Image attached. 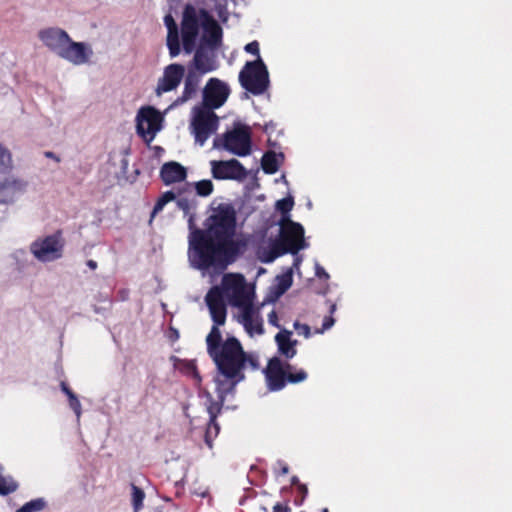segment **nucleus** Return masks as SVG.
I'll return each mask as SVG.
<instances>
[{"label": "nucleus", "mask_w": 512, "mask_h": 512, "mask_svg": "<svg viewBox=\"0 0 512 512\" xmlns=\"http://www.w3.org/2000/svg\"><path fill=\"white\" fill-rule=\"evenodd\" d=\"M188 259L190 265L206 271L215 265L218 257L234 262L250 245L249 235L236 230V212L229 204H220L207 219V231L194 228L189 217Z\"/></svg>", "instance_id": "1"}, {"label": "nucleus", "mask_w": 512, "mask_h": 512, "mask_svg": "<svg viewBox=\"0 0 512 512\" xmlns=\"http://www.w3.org/2000/svg\"><path fill=\"white\" fill-rule=\"evenodd\" d=\"M214 292L209 295L210 302ZM209 313L213 326L206 336L207 353L213 360L217 374L214 378L216 392L221 402L235 390V387L245 379L244 371L247 367L257 370L260 367L258 356L255 353L244 351L240 341L234 336L225 340L222 338L220 326L225 324V310L223 305L209 303Z\"/></svg>", "instance_id": "2"}, {"label": "nucleus", "mask_w": 512, "mask_h": 512, "mask_svg": "<svg viewBox=\"0 0 512 512\" xmlns=\"http://www.w3.org/2000/svg\"><path fill=\"white\" fill-rule=\"evenodd\" d=\"M293 205L294 200L292 197H286L277 201L276 208L282 213L279 221L280 240L264 242L263 245L257 248L256 255L261 262L271 263L285 253L295 254L297 251L308 247L304 238L303 226L292 221L290 218L289 212L292 210Z\"/></svg>", "instance_id": "3"}, {"label": "nucleus", "mask_w": 512, "mask_h": 512, "mask_svg": "<svg viewBox=\"0 0 512 512\" xmlns=\"http://www.w3.org/2000/svg\"><path fill=\"white\" fill-rule=\"evenodd\" d=\"M37 36L51 53L75 66L88 63L93 56V50L89 44L73 41L62 28L46 27L39 30Z\"/></svg>", "instance_id": "4"}, {"label": "nucleus", "mask_w": 512, "mask_h": 512, "mask_svg": "<svg viewBox=\"0 0 512 512\" xmlns=\"http://www.w3.org/2000/svg\"><path fill=\"white\" fill-rule=\"evenodd\" d=\"M214 292L212 303L221 304L225 310V317L227 316L226 300L235 308H240L245 304L253 301L254 293L251 291L245 282V278L239 274H226L224 275L221 285L213 286L205 296V302L209 308V295Z\"/></svg>", "instance_id": "5"}, {"label": "nucleus", "mask_w": 512, "mask_h": 512, "mask_svg": "<svg viewBox=\"0 0 512 512\" xmlns=\"http://www.w3.org/2000/svg\"><path fill=\"white\" fill-rule=\"evenodd\" d=\"M241 86L253 95L264 94L269 86V72L260 55L254 61H248L239 73Z\"/></svg>", "instance_id": "6"}, {"label": "nucleus", "mask_w": 512, "mask_h": 512, "mask_svg": "<svg viewBox=\"0 0 512 512\" xmlns=\"http://www.w3.org/2000/svg\"><path fill=\"white\" fill-rule=\"evenodd\" d=\"M219 127V117L205 106L195 105L190 113L189 130L194 136L195 143L204 146L206 141L216 133Z\"/></svg>", "instance_id": "7"}, {"label": "nucleus", "mask_w": 512, "mask_h": 512, "mask_svg": "<svg viewBox=\"0 0 512 512\" xmlns=\"http://www.w3.org/2000/svg\"><path fill=\"white\" fill-rule=\"evenodd\" d=\"M65 240L61 231L41 236L32 241L29 251L40 263H51L63 257Z\"/></svg>", "instance_id": "8"}, {"label": "nucleus", "mask_w": 512, "mask_h": 512, "mask_svg": "<svg viewBox=\"0 0 512 512\" xmlns=\"http://www.w3.org/2000/svg\"><path fill=\"white\" fill-rule=\"evenodd\" d=\"M266 381L269 390L278 391L284 388L286 381L290 383L303 382L307 373L300 369L296 373L291 372V366L279 358H272L265 370Z\"/></svg>", "instance_id": "9"}, {"label": "nucleus", "mask_w": 512, "mask_h": 512, "mask_svg": "<svg viewBox=\"0 0 512 512\" xmlns=\"http://www.w3.org/2000/svg\"><path fill=\"white\" fill-rule=\"evenodd\" d=\"M214 147L223 148L230 153L244 157L251 152L250 133L246 126L237 125L233 130L227 131L222 137L214 139Z\"/></svg>", "instance_id": "10"}, {"label": "nucleus", "mask_w": 512, "mask_h": 512, "mask_svg": "<svg viewBox=\"0 0 512 512\" xmlns=\"http://www.w3.org/2000/svg\"><path fill=\"white\" fill-rule=\"evenodd\" d=\"M163 116L152 106L139 109L136 115V129L138 135L146 142L151 143L156 134L162 129Z\"/></svg>", "instance_id": "11"}, {"label": "nucleus", "mask_w": 512, "mask_h": 512, "mask_svg": "<svg viewBox=\"0 0 512 512\" xmlns=\"http://www.w3.org/2000/svg\"><path fill=\"white\" fill-rule=\"evenodd\" d=\"M200 26L199 10L192 4H187L183 11L181 23L182 44L185 53L190 54L195 50Z\"/></svg>", "instance_id": "12"}, {"label": "nucleus", "mask_w": 512, "mask_h": 512, "mask_svg": "<svg viewBox=\"0 0 512 512\" xmlns=\"http://www.w3.org/2000/svg\"><path fill=\"white\" fill-rule=\"evenodd\" d=\"M229 95L230 88L227 83L218 78H210L202 91V102L197 105L214 111L225 104Z\"/></svg>", "instance_id": "13"}, {"label": "nucleus", "mask_w": 512, "mask_h": 512, "mask_svg": "<svg viewBox=\"0 0 512 512\" xmlns=\"http://www.w3.org/2000/svg\"><path fill=\"white\" fill-rule=\"evenodd\" d=\"M261 306H255L253 301L238 308L235 315L237 321L243 326L244 330L250 337L261 336L264 334L263 318L260 310Z\"/></svg>", "instance_id": "14"}, {"label": "nucleus", "mask_w": 512, "mask_h": 512, "mask_svg": "<svg viewBox=\"0 0 512 512\" xmlns=\"http://www.w3.org/2000/svg\"><path fill=\"white\" fill-rule=\"evenodd\" d=\"M210 165L212 176L218 180H235L241 182L248 176V171L236 159L226 161L212 160Z\"/></svg>", "instance_id": "15"}, {"label": "nucleus", "mask_w": 512, "mask_h": 512, "mask_svg": "<svg viewBox=\"0 0 512 512\" xmlns=\"http://www.w3.org/2000/svg\"><path fill=\"white\" fill-rule=\"evenodd\" d=\"M27 183L14 176L0 177V205H11L25 193Z\"/></svg>", "instance_id": "16"}, {"label": "nucleus", "mask_w": 512, "mask_h": 512, "mask_svg": "<svg viewBox=\"0 0 512 512\" xmlns=\"http://www.w3.org/2000/svg\"><path fill=\"white\" fill-rule=\"evenodd\" d=\"M206 413L209 416L208 422L204 420L203 423H199L198 419H191V436L196 438L197 435L203 436L205 444L211 449L213 447V439L219 434L220 427L215 421V414L212 408L206 409Z\"/></svg>", "instance_id": "17"}, {"label": "nucleus", "mask_w": 512, "mask_h": 512, "mask_svg": "<svg viewBox=\"0 0 512 512\" xmlns=\"http://www.w3.org/2000/svg\"><path fill=\"white\" fill-rule=\"evenodd\" d=\"M185 75V67L181 64L173 63L164 68L163 75L158 79L155 92L162 95L175 90Z\"/></svg>", "instance_id": "18"}, {"label": "nucleus", "mask_w": 512, "mask_h": 512, "mask_svg": "<svg viewBox=\"0 0 512 512\" xmlns=\"http://www.w3.org/2000/svg\"><path fill=\"white\" fill-rule=\"evenodd\" d=\"M199 16L201 27L204 31V44L202 46L216 49L221 44L222 40L221 27L206 9H199Z\"/></svg>", "instance_id": "19"}, {"label": "nucleus", "mask_w": 512, "mask_h": 512, "mask_svg": "<svg viewBox=\"0 0 512 512\" xmlns=\"http://www.w3.org/2000/svg\"><path fill=\"white\" fill-rule=\"evenodd\" d=\"M188 66L203 75L215 71L218 68L215 49L207 46L198 47L193 60Z\"/></svg>", "instance_id": "20"}, {"label": "nucleus", "mask_w": 512, "mask_h": 512, "mask_svg": "<svg viewBox=\"0 0 512 512\" xmlns=\"http://www.w3.org/2000/svg\"><path fill=\"white\" fill-rule=\"evenodd\" d=\"M202 76L203 74H201L199 71H196L195 69H192L188 66L187 73L183 78L184 88L182 95L178 97L170 107L172 108L178 105H182L190 99L194 98L197 94Z\"/></svg>", "instance_id": "21"}, {"label": "nucleus", "mask_w": 512, "mask_h": 512, "mask_svg": "<svg viewBox=\"0 0 512 512\" xmlns=\"http://www.w3.org/2000/svg\"><path fill=\"white\" fill-rule=\"evenodd\" d=\"M186 168L178 162H167L160 170V176L166 185L181 182L186 178Z\"/></svg>", "instance_id": "22"}, {"label": "nucleus", "mask_w": 512, "mask_h": 512, "mask_svg": "<svg viewBox=\"0 0 512 512\" xmlns=\"http://www.w3.org/2000/svg\"><path fill=\"white\" fill-rule=\"evenodd\" d=\"M164 23L167 27V47L171 58H175L180 54V41L178 26L172 15L168 14L164 17Z\"/></svg>", "instance_id": "23"}, {"label": "nucleus", "mask_w": 512, "mask_h": 512, "mask_svg": "<svg viewBox=\"0 0 512 512\" xmlns=\"http://www.w3.org/2000/svg\"><path fill=\"white\" fill-rule=\"evenodd\" d=\"M291 336L292 332L287 329H280L275 336V341L280 354L284 355L288 359L293 358L296 355L295 346L298 343L297 340H293Z\"/></svg>", "instance_id": "24"}, {"label": "nucleus", "mask_w": 512, "mask_h": 512, "mask_svg": "<svg viewBox=\"0 0 512 512\" xmlns=\"http://www.w3.org/2000/svg\"><path fill=\"white\" fill-rule=\"evenodd\" d=\"M284 156L282 153L267 152L262 157V169L267 174H274L277 172L280 164L282 163Z\"/></svg>", "instance_id": "25"}, {"label": "nucleus", "mask_w": 512, "mask_h": 512, "mask_svg": "<svg viewBox=\"0 0 512 512\" xmlns=\"http://www.w3.org/2000/svg\"><path fill=\"white\" fill-rule=\"evenodd\" d=\"M17 481L11 475L4 473L3 466H0V495L6 496L18 489Z\"/></svg>", "instance_id": "26"}, {"label": "nucleus", "mask_w": 512, "mask_h": 512, "mask_svg": "<svg viewBox=\"0 0 512 512\" xmlns=\"http://www.w3.org/2000/svg\"><path fill=\"white\" fill-rule=\"evenodd\" d=\"M12 155L11 152L0 143V177L10 176L12 170Z\"/></svg>", "instance_id": "27"}, {"label": "nucleus", "mask_w": 512, "mask_h": 512, "mask_svg": "<svg viewBox=\"0 0 512 512\" xmlns=\"http://www.w3.org/2000/svg\"><path fill=\"white\" fill-rule=\"evenodd\" d=\"M47 506V502L44 498H36L32 499L29 502L25 503L15 512H40L44 510Z\"/></svg>", "instance_id": "28"}, {"label": "nucleus", "mask_w": 512, "mask_h": 512, "mask_svg": "<svg viewBox=\"0 0 512 512\" xmlns=\"http://www.w3.org/2000/svg\"><path fill=\"white\" fill-rule=\"evenodd\" d=\"M131 490H132L131 501H132L133 511L139 512L143 507L145 493L141 488L137 487L134 484L131 485Z\"/></svg>", "instance_id": "29"}, {"label": "nucleus", "mask_w": 512, "mask_h": 512, "mask_svg": "<svg viewBox=\"0 0 512 512\" xmlns=\"http://www.w3.org/2000/svg\"><path fill=\"white\" fill-rule=\"evenodd\" d=\"M175 199V194L171 191L165 192L156 202L152 212L150 221L163 210L164 206Z\"/></svg>", "instance_id": "30"}, {"label": "nucleus", "mask_w": 512, "mask_h": 512, "mask_svg": "<svg viewBox=\"0 0 512 512\" xmlns=\"http://www.w3.org/2000/svg\"><path fill=\"white\" fill-rule=\"evenodd\" d=\"M195 190L197 195L202 197H207L213 192V183L211 180L205 179L196 182L195 184Z\"/></svg>", "instance_id": "31"}, {"label": "nucleus", "mask_w": 512, "mask_h": 512, "mask_svg": "<svg viewBox=\"0 0 512 512\" xmlns=\"http://www.w3.org/2000/svg\"><path fill=\"white\" fill-rule=\"evenodd\" d=\"M279 280V289L282 293L288 290L292 284V269H290L287 273L278 277Z\"/></svg>", "instance_id": "32"}, {"label": "nucleus", "mask_w": 512, "mask_h": 512, "mask_svg": "<svg viewBox=\"0 0 512 512\" xmlns=\"http://www.w3.org/2000/svg\"><path fill=\"white\" fill-rule=\"evenodd\" d=\"M181 369H183L185 373H187L188 375H191L197 381L201 380V377L197 371L196 365L193 361H185L183 363V366L181 367Z\"/></svg>", "instance_id": "33"}, {"label": "nucleus", "mask_w": 512, "mask_h": 512, "mask_svg": "<svg viewBox=\"0 0 512 512\" xmlns=\"http://www.w3.org/2000/svg\"><path fill=\"white\" fill-rule=\"evenodd\" d=\"M68 401L69 407L74 411L77 421H79L82 414V406L78 397L76 396V394L71 395L70 398H68Z\"/></svg>", "instance_id": "34"}, {"label": "nucleus", "mask_w": 512, "mask_h": 512, "mask_svg": "<svg viewBox=\"0 0 512 512\" xmlns=\"http://www.w3.org/2000/svg\"><path fill=\"white\" fill-rule=\"evenodd\" d=\"M294 329L299 335H303L305 338H309L311 335L310 327L307 324H301L298 321L293 324Z\"/></svg>", "instance_id": "35"}, {"label": "nucleus", "mask_w": 512, "mask_h": 512, "mask_svg": "<svg viewBox=\"0 0 512 512\" xmlns=\"http://www.w3.org/2000/svg\"><path fill=\"white\" fill-rule=\"evenodd\" d=\"M215 9H216V13H217V16L219 17V19L222 22H226L228 20V16H229L226 6L222 5V4H217Z\"/></svg>", "instance_id": "36"}, {"label": "nucleus", "mask_w": 512, "mask_h": 512, "mask_svg": "<svg viewBox=\"0 0 512 512\" xmlns=\"http://www.w3.org/2000/svg\"><path fill=\"white\" fill-rule=\"evenodd\" d=\"M245 51L247 53H250V54H253V55H256L258 57V55H260V52H259V43L257 41H252L248 44H246V46L244 47Z\"/></svg>", "instance_id": "37"}, {"label": "nucleus", "mask_w": 512, "mask_h": 512, "mask_svg": "<svg viewBox=\"0 0 512 512\" xmlns=\"http://www.w3.org/2000/svg\"><path fill=\"white\" fill-rule=\"evenodd\" d=\"M315 275L321 279L327 281L329 279V274L326 272V270L319 264L315 263Z\"/></svg>", "instance_id": "38"}, {"label": "nucleus", "mask_w": 512, "mask_h": 512, "mask_svg": "<svg viewBox=\"0 0 512 512\" xmlns=\"http://www.w3.org/2000/svg\"><path fill=\"white\" fill-rule=\"evenodd\" d=\"M334 318L332 316H326L323 319L322 328L317 330L316 333H323L324 331L330 329L334 325Z\"/></svg>", "instance_id": "39"}, {"label": "nucleus", "mask_w": 512, "mask_h": 512, "mask_svg": "<svg viewBox=\"0 0 512 512\" xmlns=\"http://www.w3.org/2000/svg\"><path fill=\"white\" fill-rule=\"evenodd\" d=\"M25 257H26V251L23 250V249H17L15 251H13L12 254H11V258L13 260H15L17 263H19L22 260H24Z\"/></svg>", "instance_id": "40"}, {"label": "nucleus", "mask_w": 512, "mask_h": 512, "mask_svg": "<svg viewBox=\"0 0 512 512\" xmlns=\"http://www.w3.org/2000/svg\"><path fill=\"white\" fill-rule=\"evenodd\" d=\"M177 206L185 212V214L189 213L190 204L187 199L181 198L177 200Z\"/></svg>", "instance_id": "41"}, {"label": "nucleus", "mask_w": 512, "mask_h": 512, "mask_svg": "<svg viewBox=\"0 0 512 512\" xmlns=\"http://www.w3.org/2000/svg\"><path fill=\"white\" fill-rule=\"evenodd\" d=\"M268 323L274 327H277V328H280V325H279V322H278V316H277V313L272 310L269 314H268Z\"/></svg>", "instance_id": "42"}, {"label": "nucleus", "mask_w": 512, "mask_h": 512, "mask_svg": "<svg viewBox=\"0 0 512 512\" xmlns=\"http://www.w3.org/2000/svg\"><path fill=\"white\" fill-rule=\"evenodd\" d=\"M60 387L62 392L65 393L68 398H70L71 395H75L65 382H61Z\"/></svg>", "instance_id": "43"}, {"label": "nucleus", "mask_w": 512, "mask_h": 512, "mask_svg": "<svg viewBox=\"0 0 512 512\" xmlns=\"http://www.w3.org/2000/svg\"><path fill=\"white\" fill-rule=\"evenodd\" d=\"M277 466H279V468L281 469L282 474L285 475L288 473V471H289L288 465L286 463H284L283 461H278Z\"/></svg>", "instance_id": "44"}, {"label": "nucleus", "mask_w": 512, "mask_h": 512, "mask_svg": "<svg viewBox=\"0 0 512 512\" xmlns=\"http://www.w3.org/2000/svg\"><path fill=\"white\" fill-rule=\"evenodd\" d=\"M44 155H45V157L50 158V159H53V160H54V161H56V162H60V161H61L60 157H59V156H57L55 153H53V152H51V151H46V152L44 153Z\"/></svg>", "instance_id": "45"}, {"label": "nucleus", "mask_w": 512, "mask_h": 512, "mask_svg": "<svg viewBox=\"0 0 512 512\" xmlns=\"http://www.w3.org/2000/svg\"><path fill=\"white\" fill-rule=\"evenodd\" d=\"M299 251H297L294 255H296L295 259H294V267L298 268L301 261H302V257L297 255Z\"/></svg>", "instance_id": "46"}, {"label": "nucleus", "mask_w": 512, "mask_h": 512, "mask_svg": "<svg viewBox=\"0 0 512 512\" xmlns=\"http://www.w3.org/2000/svg\"><path fill=\"white\" fill-rule=\"evenodd\" d=\"M274 512H288V508H284L280 504H277L274 506Z\"/></svg>", "instance_id": "47"}, {"label": "nucleus", "mask_w": 512, "mask_h": 512, "mask_svg": "<svg viewBox=\"0 0 512 512\" xmlns=\"http://www.w3.org/2000/svg\"><path fill=\"white\" fill-rule=\"evenodd\" d=\"M87 265H88V267H89V268H91V269H96V267H97V263H96V261H94V260H89V261L87 262Z\"/></svg>", "instance_id": "48"}, {"label": "nucleus", "mask_w": 512, "mask_h": 512, "mask_svg": "<svg viewBox=\"0 0 512 512\" xmlns=\"http://www.w3.org/2000/svg\"><path fill=\"white\" fill-rule=\"evenodd\" d=\"M300 489L303 492L304 495L307 494V487L305 485H300Z\"/></svg>", "instance_id": "49"}, {"label": "nucleus", "mask_w": 512, "mask_h": 512, "mask_svg": "<svg viewBox=\"0 0 512 512\" xmlns=\"http://www.w3.org/2000/svg\"><path fill=\"white\" fill-rule=\"evenodd\" d=\"M335 309H336V306L333 304V305L331 306L330 312H331V313H333V312L335 311Z\"/></svg>", "instance_id": "50"}, {"label": "nucleus", "mask_w": 512, "mask_h": 512, "mask_svg": "<svg viewBox=\"0 0 512 512\" xmlns=\"http://www.w3.org/2000/svg\"><path fill=\"white\" fill-rule=\"evenodd\" d=\"M297 481H298V478L297 477H293L292 483H297Z\"/></svg>", "instance_id": "51"}, {"label": "nucleus", "mask_w": 512, "mask_h": 512, "mask_svg": "<svg viewBox=\"0 0 512 512\" xmlns=\"http://www.w3.org/2000/svg\"><path fill=\"white\" fill-rule=\"evenodd\" d=\"M322 512H328V510H327V509H324Z\"/></svg>", "instance_id": "52"}]
</instances>
